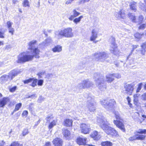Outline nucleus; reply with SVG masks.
Wrapping results in <instances>:
<instances>
[{
  "mask_svg": "<svg viewBox=\"0 0 146 146\" xmlns=\"http://www.w3.org/2000/svg\"><path fill=\"white\" fill-rule=\"evenodd\" d=\"M108 100H103L100 101L101 104L106 109H108L107 107Z\"/></svg>",
  "mask_w": 146,
  "mask_h": 146,
  "instance_id": "c756f323",
  "label": "nucleus"
},
{
  "mask_svg": "<svg viewBox=\"0 0 146 146\" xmlns=\"http://www.w3.org/2000/svg\"><path fill=\"white\" fill-rule=\"evenodd\" d=\"M53 119V117L52 116H48L46 118V120L48 122H50L51 120L52 119Z\"/></svg>",
  "mask_w": 146,
  "mask_h": 146,
  "instance_id": "680f3d73",
  "label": "nucleus"
},
{
  "mask_svg": "<svg viewBox=\"0 0 146 146\" xmlns=\"http://www.w3.org/2000/svg\"><path fill=\"white\" fill-rule=\"evenodd\" d=\"M72 119H66L64 120V126L66 127H70L72 125Z\"/></svg>",
  "mask_w": 146,
  "mask_h": 146,
  "instance_id": "b1692460",
  "label": "nucleus"
},
{
  "mask_svg": "<svg viewBox=\"0 0 146 146\" xmlns=\"http://www.w3.org/2000/svg\"><path fill=\"white\" fill-rule=\"evenodd\" d=\"M55 146H62V139L58 138H56L53 141Z\"/></svg>",
  "mask_w": 146,
  "mask_h": 146,
  "instance_id": "a211bd4d",
  "label": "nucleus"
},
{
  "mask_svg": "<svg viewBox=\"0 0 146 146\" xmlns=\"http://www.w3.org/2000/svg\"><path fill=\"white\" fill-rule=\"evenodd\" d=\"M22 4L24 7H29V3L28 0H24Z\"/></svg>",
  "mask_w": 146,
  "mask_h": 146,
  "instance_id": "58836bf2",
  "label": "nucleus"
},
{
  "mask_svg": "<svg viewBox=\"0 0 146 146\" xmlns=\"http://www.w3.org/2000/svg\"><path fill=\"white\" fill-rule=\"evenodd\" d=\"M128 16L129 18L132 20L133 22H136V19L135 16L133 14L129 13L128 14Z\"/></svg>",
  "mask_w": 146,
  "mask_h": 146,
  "instance_id": "7c9ffc66",
  "label": "nucleus"
},
{
  "mask_svg": "<svg viewBox=\"0 0 146 146\" xmlns=\"http://www.w3.org/2000/svg\"><path fill=\"white\" fill-rule=\"evenodd\" d=\"M32 83L30 85L31 86L33 87H35L37 85V82L38 80L36 79L32 78Z\"/></svg>",
  "mask_w": 146,
  "mask_h": 146,
  "instance_id": "e433bc0d",
  "label": "nucleus"
},
{
  "mask_svg": "<svg viewBox=\"0 0 146 146\" xmlns=\"http://www.w3.org/2000/svg\"><path fill=\"white\" fill-rule=\"evenodd\" d=\"M37 84L38 86H42L43 84V80H38V81H37Z\"/></svg>",
  "mask_w": 146,
  "mask_h": 146,
  "instance_id": "13d9d810",
  "label": "nucleus"
},
{
  "mask_svg": "<svg viewBox=\"0 0 146 146\" xmlns=\"http://www.w3.org/2000/svg\"><path fill=\"white\" fill-rule=\"evenodd\" d=\"M113 74V77H115L119 79L121 78V75L119 73L112 74Z\"/></svg>",
  "mask_w": 146,
  "mask_h": 146,
  "instance_id": "09e8293b",
  "label": "nucleus"
},
{
  "mask_svg": "<svg viewBox=\"0 0 146 146\" xmlns=\"http://www.w3.org/2000/svg\"><path fill=\"white\" fill-rule=\"evenodd\" d=\"M88 108L89 110L91 112H94L96 110V108L94 105V99L92 97L89 96L87 98Z\"/></svg>",
  "mask_w": 146,
  "mask_h": 146,
  "instance_id": "9d476101",
  "label": "nucleus"
},
{
  "mask_svg": "<svg viewBox=\"0 0 146 146\" xmlns=\"http://www.w3.org/2000/svg\"><path fill=\"white\" fill-rule=\"evenodd\" d=\"M98 32L96 29H93L92 31L91 35L90 37V40L91 41H93L94 43H96L98 41H95L96 39L98 37Z\"/></svg>",
  "mask_w": 146,
  "mask_h": 146,
  "instance_id": "f8f14e48",
  "label": "nucleus"
},
{
  "mask_svg": "<svg viewBox=\"0 0 146 146\" xmlns=\"http://www.w3.org/2000/svg\"><path fill=\"white\" fill-rule=\"evenodd\" d=\"M73 15L75 17H76L78 16L80 14V13L78 12H77L76 10L74 9L73 11Z\"/></svg>",
  "mask_w": 146,
  "mask_h": 146,
  "instance_id": "a18cd8bd",
  "label": "nucleus"
},
{
  "mask_svg": "<svg viewBox=\"0 0 146 146\" xmlns=\"http://www.w3.org/2000/svg\"><path fill=\"white\" fill-rule=\"evenodd\" d=\"M94 78L96 85L100 90L102 91L106 89V86L105 84L104 78L103 76L95 73L94 75Z\"/></svg>",
  "mask_w": 146,
  "mask_h": 146,
  "instance_id": "7ed1b4c3",
  "label": "nucleus"
},
{
  "mask_svg": "<svg viewBox=\"0 0 146 146\" xmlns=\"http://www.w3.org/2000/svg\"><path fill=\"white\" fill-rule=\"evenodd\" d=\"M36 42V40H33L28 43L29 49L30 50L31 54L32 55H30L28 53L25 52L20 54L17 56V60L16 61L17 63H23L31 61L34 56L36 58H39L38 54L40 51L37 47H35Z\"/></svg>",
  "mask_w": 146,
  "mask_h": 146,
  "instance_id": "f257e3e1",
  "label": "nucleus"
},
{
  "mask_svg": "<svg viewBox=\"0 0 146 146\" xmlns=\"http://www.w3.org/2000/svg\"><path fill=\"white\" fill-rule=\"evenodd\" d=\"M86 137H78L76 140L77 143L79 145H84L86 143Z\"/></svg>",
  "mask_w": 146,
  "mask_h": 146,
  "instance_id": "f3484780",
  "label": "nucleus"
},
{
  "mask_svg": "<svg viewBox=\"0 0 146 146\" xmlns=\"http://www.w3.org/2000/svg\"><path fill=\"white\" fill-rule=\"evenodd\" d=\"M17 88L16 86H14L13 88H10L9 89L10 91L11 92H13L15 91Z\"/></svg>",
  "mask_w": 146,
  "mask_h": 146,
  "instance_id": "052dcab7",
  "label": "nucleus"
},
{
  "mask_svg": "<svg viewBox=\"0 0 146 146\" xmlns=\"http://www.w3.org/2000/svg\"><path fill=\"white\" fill-rule=\"evenodd\" d=\"M62 131V133L64 136L67 139H68L70 135V131H69L68 130L65 129H63Z\"/></svg>",
  "mask_w": 146,
  "mask_h": 146,
  "instance_id": "cd10ccee",
  "label": "nucleus"
},
{
  "mask_svg": "<svg viewBox=\"0 0 146 146\" xmlns=\"http://www.w3.org/2000/svg\"><path fill=\"white\" fill-rule=\"evenodd\" d=\"M141 99L143 100H146V93H144L142 95Z\"/></svg>",
  "mask_w": 146,
  "mask_h": 146,
  "instance_id": "6e6d98bb",
  "label": "nucleus"
},
{
  "mask_svg": "<svg viewBox=\"0 0 146 146\" xmlns=\"http://www.w3.org/2000/svg\"><path fill=\"white\" fill-rule=\"evenodd\" d=\"M136 3L134 2H133L131 3L130 5V8L132 10L135 11L136 10Z\"/></svg>",
  "mask_w": 146,
  "mask_h": 146,
  "instance_id": "72a5a7b5",
  "label": "nucleus"
},
{
  "mask_svg": "<svg viewBox=\"0 0 146 146\" xmlns=\"http://www.w3.org/2000/svg\"><path fill=\"white\" fill-rule=\"evenodd\" d=\"M134 85L133 84H125L124 86V91L125 93L131 95L133 90Z\"/></svg>",
  "mask_w": 146,
  "mask_h": 146,
  "instance_id": "9b49d317",
  "label": "nucleus"
},
{
  "mask_svg": "<svg viewBox=\"0 0 146 146\" xmlns=\"http://www.w3.org/2000/svg\"><path fill=\"white\" fill-rule=\"evenodd\" d=\"M113 74H110L106 76V81L107 82L110 83L114 80V78L113 76Z\"/></svg>",
  "mask_w": 146,
  "mask_h": 146,
  "instance_id": "4be33fe9",
  "label": "nucleus"
},
{
  "mask_svg": "<svg viewBox=\"0 0 146 146\" xmlns=\"http://www.w3.org/2000/svg\"><path fill=\"white\" fill-rule=\"evenodd\" d=\"M74 0H67L66 3V4L68 5L71 4Z\"/></svg>",
  "mask_w": 146,
  "mask_h": 146,
  "instance_id": "774afa93",
  "label": "nucleus"
},
{
  "mask_svg": "<svg viewBox=\"0 0 146 146\" xmlns=\"http://www.w3.org/2000/svg\"><path fill=\"white\" fill-rule=\"evenodd\" d=\"M115 104V102L113 99L108 100L107 107L108 108L107 110H110V108H111Z\"/></svg>",
  "mask_w": 146,
  "mask_h": 146,
  "instance_id": "aec40b11",
  "label": "nucleus"
},
{
  "mask_svg": "<svg viewBox=\"0 0 146 146\" xmlns=\"http://www.w3.org/2000/svg\"><path fill=\"white\" fill-rule=\"evenodd\" d=\"M83 18L82 16H80L79 17L76 18L73 20V22L76 24L79 23L81 19Z\"/></svg>",
  "mask_w": 146,
  "mask_h": 146,
  "instance_id": "f704fd0d",
  "label": "nucleus"
},
{
  "mask_svg": "<svg viewBox=\"0 0 146 146\" xmlns=\"http://www.w3.org/2000/svg\"><path fill=\"white\" fill-rule=\"evenodd\" d=\"M127 100L128 101V104L129 106L130 107H132V105L130 103L131 99L129 97H128L127 98Z\"/></svg>",
  "mask_w": 146,
  "mask_h": 146,
  "instance_id": "4d7b16f0",
  "label": "nucleus"
},
{
  "mask_svg": "<svg viewBox=\"0 0 146 146\" xmlns=\"http://www.w3.org/2000/svg\"><path fill=\"white\" fill-rule=\"evenodd\" d=\"M115 117L116 119H117L119 120L120 119V117L119 113L117 111H115L114 113Z\"/></svg>",
  "mask_w": 146,
  "mask_h": 146,
  "instance_id": "79ce46f5",
  "label": "nucleus"
},
{
  "mask_svg": "<svg viewBox=\"0 0 146 146\" xmlns=\"http://www.w3.org/2000/svg\"><path fill=\"white\" fill-rule=\"evenodd\" d=\"M13 23L12 22H11L10 21H9L7 22V27L8 28H10V27H11V26L13 24Z\"/></svg>",
  "mask_w": 146,
  "mask_h": 146,
  "instance_id": "5fc2aeb1",
  "label": "nucleus"
},
{
  "mask_svg": "<svg viewBox=\"0 0 146 146\" xmlns=\"http://www.w3.org/2000/svg\"><path fill=\"white\" fill-rule=\"evenodd\" d=\"M101 145L102 146H112L113 144L110 141H106L102 142Z\"/></svg>",
  "mask_w": 146,
  "mask_h": 146,
  "instance_id": "473e14b6",
  "label": "nucleus"
},
{
  "mask_svg": "<svg viewBox=\"0 0 146 146\" xmlns=\"http://www.w3.org/2000/svg\"><path fill=\"white\" fill-rule=\"evenodd\" d=\"M138 46V45H133L132 46V50H131V53L134 50V49H136V48H137Z\"/></svg>",
  "mask_w": 146,
  "mask_h": 146,
  "instance_id": "e2e57ef3",
  "label": "nucleus"
},
{
  "mask_svg": "<svg viewBox=\"0 0 146 146\" xmlns=\"http://www.w3.org/2000/svg\"><path fill=\"white\" fill-rule=\"evenodd\" d=\"M19 74L18 71L15 70H13L11 71L9 73L8 76L10 78V80H12L13 78L17 76Z\"/></svg>",
  "mask_w": 146,
  "mask_h": 146,
  "instance_id": "dca6fc26",
  "label": "nucleus"
},
{
  "mask_svg": "<svg viewBox=\"0 0 146 146\" xmlns=\"http://www.w3.org/2000/svg\"><path fill=\"white\" fill-rule=\"evenodd\" d=\"M125 12L124 10L122 9H120L118 13L117 12L115 13V15L117 18L124 19L125 17Z\"/></svg>",
  "mask_w": 146,
  "mask_h": 146,
  "instance_id": "4468645a",
  "label": "nucleus"
},
{
  "mask_svg": "<svg viewBox=\"0 0 146 146\" xmlns=\"http://www.w3.org/2000/svg\"><path fill=\"white\" fill-rule=\"evenodd\" d=\"M29 133L28 130L27 129H24L22 132V134L23 136H25Z\"/></svg>",
  "mask_w": 146,
  "mask_h": 146,
  "instance_id": "c03bdc74",
  "label": "nucleus"
},
{
  "mask_svg": "<svg viewBox=\"0 0 146 146\" xmlns=\"http://www.w3.org/2000/svg\"><path fill=\"white\" fill-rule=\"evenodd\" d=\"M32 79L30 78L29 79L23 81V82L24 84H28L29 83H31L32 81Z\"/></svg>",
  "mask_w": 146,
  "mask_h": 146,
  "instance_id": "49530a36",
  "label": "nucleus"
},
{
  "mask_svg": "<svg viewBox=\"0 0 146 146\" xmlns=\"http://www.w3.org/2000/svg\"><path fill=\"white\" fill-rule=\"evenodd\" d=\"M8 29H9V33H11L12 35H13L14 31V29L12 27Z\"/></svg>",
  "mask_w": 146,
  "mask_h": 146,
  "instance_id": "603ef678",
  "label": "nucleus"
},
{
  "mask_svg": "<svg viewBox=\"0 0 146 146\" xmlns=\"http://www.w3.org/2000/svg\"><path fill=\"white\" fill-rule=\"evenodd\" d=\"M143 84L141 83L139 84L138 85V87L137 90V92H139L140 90L141 89Z\"/></svg>",
  "mask_w": 146,
  "mask_h": 146,
  "instance_id": "3c124183",
  "label": "nucleus"
},
{
  "mask_svg": "<svg viewBox=\"0 0 146 146\" xmlns=\"http://www.w3.org/2000/svg\"><path fill=\"white\" fill-rule=\"evenodd\" d=\"M22 105L21 103H20L16 105L15 108L14 110V111H15L19 110V109L21 108Z\"/></svg>",
  "mask_w": 146,
  "mask_h": 146,
  "instance_id": "37998d69",
  "label": "nucleus"
},
{
  "mask_svg": "<svg viewBox=\"0 0 146 146\" xmlns=\"http://www.w3.org/2000/svg\"><path fill=\"white\" fill-rule=\"evenodd\" d=\"M139 6L140 8L143 11L146 12V8L144 7V5L140 2L139 3Z\"/></svg>",
  "mask_w": 146,
  "mask_h": 146,
  "instance_id": "4c0bfd02",
  "label": "nucleus"
},
{
  "mask_svg": "<svg viewBox=\"0 0 146 146\" xmlns=\"http://www.w3.org/2000/svg\"><path fill=\"white\" fill-rule=\"evenodd\" d=\"M54 34L55 35V37L58 39L61 38L63 37L62 30L60 31H55Z\"/></svg>",
  "mask_w": 146,
  "mask_h": 146,
  "instance_id": "393cba45",
  "label": "nucleus"
},
{
  "mask_svg": "<svg viewBox=\"0 0 146 146\" xmlns=\"http://www.w3.org/2000/svg\"><path fill=\"white\" fill-rule=\"evenodd\" d=\"M137 133H140V134H144L146 135V129H139L138 130Z\"/></svg>",
  "mask_w": 146,
  "mask_h": 146,
  "instance_id": "a19ab883",
  "label": "nucleus"
},
{
  "mask_svg": "<svg viewBox=\"0 0 146 146\" xmlns=\"http://www.w3.org/2000/svg\"><path fill=\"white\" fill-rule=\"evenodd\" d=\"M110 40L111 44L110 48V51L111 53L117 55L119 54V50L115 43V38L114 37H111Z\"/></svg>",
  "mask_w": 146,
  "mask_h": 146,
  "instance_id": "20e7f679",
  "label": "nucleus"
},
{
  "mask_svg": "<svg viewBox=\"0 0 146 146\" xmlns=\"http://www.w3.org/2000/svg\"><path fill=\"white\" fill-rule=\"evenodd\" d=\"M138 130L135 133V135L131 137L128 138V140L130 141H133L135 140H145L146 136L145 135L140 134V133H137Z\"/></svg>",
  "mask_w": 146,
  "mask_h": 146,
  "instance_id": "423d86ee",
  "label": "nucleus"
},
{
  "mask_svg": "<svg viewBox=\"0 0 146 146\" xmlns=\"http://www.w3.org/2000/svg\"><path fill=\"white\" fill-rule=\"evenodd\" d=\"M143 17L142 15L139 16L137 20H136V22L138 23H141L143 21Z\"/></svg>",
  "mask_w": 146,
  "mask_h": 146,
  "instance_id": "ea45409f",
  "label": "nucleus"
},
{
  "mask_svg": "<svg viewBox=\"0 0 146 146\" xmlns=\"http://www.w3.org/2000/svg\"><path fill=\"white\" fill-rule=\"evenodd\" d=\"M93 84L92 82L88 80L82 81L78 85V87L80 89H84L89 88L92 86Z\"/></svg>",
  "mask_w": 146,
  "mask_h": 146,
  "instance_id": "1a4fd4ad",
  "label": "nucleus"
},
{
  "mask_svg": "<svg viewBox=\"0 0 146 146\" xmlns=\"http://www.w3.org/2000/svg\"><path fill=\"white\" fill-rule=\"evenodd\" d=\"M91 136L94 140H98L101 137L100 135L98 134V132L96 131H94L91 134Z\"/></svg>",
  "mask_w": 146,
  "mask_h": 146,
  "instance_id": "6ab92c4d",
  "label": "nucleus"
},
{
  "mask_svg": "<svg viewBox=\"0 0 146 146\" xmlns=\"http://www.w3.org/2000/svg\"><path fill=\"white\" fill-rule=\"evenodd\" d=\"M113 122L117 127L120 129L123 132L125 131L124 125L121 121L118 120H114Z\"/></svg>",
  "mask_w": 146,
  "mask_h": 146,
  "instance_id": "ddd939ff",
  "label": "nucleus"
},
{
  "mask_svg": "<svg viewBox=\"0 0 146 146\" xmlns=\"http://www.w3.org/2000/svg\"><path fill=\"white\" fill-rule=\"evenodd\" d=\"M0 38H4V33L0 31Z\"/></svg>",
  "mask_w": 146,
  "mask_h": 146,
  "instance_id": "0e129e2a",
  "label": "nucleus"
},
{
  "mask_svg": "<svg viewBox=\"0 0 146 146\" xmlns=\"http://www.w3.org/2000/svg\"><path fill=\"white\" fill-rule=\"evenodd\" d=\"M75 17L73 15H71L70 17L68 18L71 21H73L74 19V18H75Z\"/></svg>",
  "mask_w": 146,
  "mask_h": 146,
  "instance_id": "338daca9",
  "label": "nucleus"
},
{
  "mask_svg": "<svg viewBox=\"0 0 146 146\" xmlns=\"http://www.w3.org/2000/svg\"><path fill=\"white\" fill-rule=\"evenodd\" d=\"M94 57L101 62L104 61L108 57V55L104 52H98L95 53L94 55Z\"/></svg>",
  "mask_w": 146,
  "mask_h": 146,
  "instance_id": "39448f33",
  "label": "nucleus"
},
{
  "mask_svg": "<svg viewBox=\"0 0 146 146\" xmlns=\"http://www.w3.org/2000/svg\"><path fill=\"white\" fill-rule=\"evenodd\" d=\"M45 98L42 96H40L38 98V102L41 103L44 100Z\"/></svg>",
  "mask_w": 146,
  "mask_h": 146,
  "instance_id": "8fccbe9b",
  "label": "nucleus"
},
{
  "mask_svg": "<svg viewBox=\"0 0 146 146\" xmlns=\"http://www.w3.org/2000/svg\"><path fill=\"white\" fill-rule=\"evenodd\" d=\"M56 124V121L55 120H53L51 121L49 124L48 126V128L50 129L52 128Z\"/></svg>",
  "mask_w": 146,
  "mask_h": 146,
  "instance_id": "c9c22d12",
  "label": "nucleus"
},
{
  "mask_svg": "<svg viewBox=\"0 0 146 146\" xmlns=\"http://www.w3.org/2000/svg\"><path fill=\"white\" fill-rule=\"evenodd\" d=\"M52 50L54 52H59L62 51V47L60 45H57L52 48Z\"/></svg>",
  "mask_w": 146,
  "mask_h": 146,
  "instance_id": "bb28decb",
  "label": "nucleus"
},
{
  "mask_svg": "<svg viewBox=\"0 0 146 146\" xmlns=\"http://www.w3.org/2000/svg\"><path fill=\"white\" fill-rule=\"evenodd\" d=\"M146 24H143L141 25L138 27V28L139 29H144L146 27Z\"/></svg>",
  "mask_w": 146,
  "mask_h": 146,
  "instance_id": "864d4df0",
  "label": "nucleus"
},
{
  "mask_svg": "<svg viewBox=\"0 0 146 146\" xmlns=\"http://www.w3.org/2000/svg\"><path fill=\"white\" fill-rule=\"evenodd\" d=\"M63 36L66 38H71L73 36L72 29L71 27H68L62 30Z\"/></svg>",
  "mask_w": 146,
  "mask_h": 146,
  "instance_id": "6e6552de",
  "label": "nucleus"
},
{
  "mask_svg": "<svg viewBox=\"0 0 146 146\" xmlns=\"http://www.w3.org/2000/svg\"><path fill=\"white\" fill-rule=\"evenodd\" d=\"M10 78L7 75H4L0 78V81L2 83H5Z\"/></svg>",
  "mask_w": 146,
  "mask_h": 146,
  "instance_id": "412c9836",
  "label": "nucleus"
},
{
  "mask_svg": "<svg viewBox=\"0 0 146 146\" xmlns=\"http://www.w3.org/2000/svg\"><path fill=\"white\" fill-rule=\"evenodd\" d=\"M10 146H19V144L17 142H14L11 144Z\"/></svg>",
  "mask_w": 146,
  "mask_h": 146,
  "instance_id": "bf43d9fd",
  "label": "nucleus"
},
{
  "mask_svg": "<svg viewBox=\"0 0 146 146\" xmlns=\"http://www.w3.org/2000/svg\"><path fill=\"white\" fill-rule=\"evenodd\" d=\"M80 128L81 132L84 134L88 133L91 130L90 125L88 124L82 123L80 125Z\"/></svg>",
  "mask_w": 146,
  "mask_h": 146,
  "instance_id": "0eeeda50",
  "label": "nucleus"
},
{
  "mask_svg": "<svg viewBox=\"0 0 146 146\" xmlns=\"http://www.w3.org/2000/svg\"><path fill=\"white\" fill-rule=\"evenodd\" d=\"M140 94H135L134 95V104L136 106H140V104L139 102V100L138 98Z\"/></svg>",
  "mask_w": 146,
  "mask_h": 146,
  "instance_id": "a878e982",
  "label": "nucleus"
},
{
  "mask_svg": "<svg viewBox=\"0 0 146 146\" xmlns=\"http://www.w3.org/2000/svg\"><path fill=\"white\" fill-rule=\"evenodd\" d=\"M53 75L52 74H48L47 75V77L49 79L52 78Z\"/></svg>",
  "mask_w": 146,
  "mask_h": 146,
  "instance_id": "69168bd1",
  "label": "nucleus"
},
{
  "mask_svg": "<svg viewBox=\"0 0 146 146\" xmlns=\"http://www.w3.org/2000/svg\"><path fill=\"white\" fill-rule=\"evenodd\" d=\"M90 0H79V3L80 4H84L86 3H88L89 1Z\"/></svg>",
  "mask_w": 146,
  "mask_h": 146,
  "instance_id": "de8ad7c7",
  "label": "nucleus"
},
{
  "mask_svg": "<svg viewBox=\"0 0 146 146\" xmlns=\"http://www.w3.org/2000/svg\"><path fill=\"white\" fill-rule=\"evenodd\" d=\"M52 40L50 37L47 38L41 44L42 46H46L50 45L52 43Z\"/></svg>",
  "mask_w": 146,
  "mask_h": 146,
  "instance_id": "2eb2a0df",
  "label": "nucleus"
},
{
  "mask_svg": "<svg viewBox=\"0 0 146 146\" xmlns=\"http://www.w3.org/2000/svg\"><path fill=\"white\" fill-rule=\"evenodd\" d=\"M8 100V98H4L0 100V108L3 107L7 104Z\"/></svg>",
  "mask_w": 146,
  "mask_h": 146,
  "instance_id": "5701e85b",
  "label": "nucleus"
},
{
  "mask_svg": "<svg viewBox=\"0 0 146 146\" xmlns=\"http://www.w3.org/2000/svg\"><path fill=\"white\" fill-rule=\"evenodd\" d=\"M142 49L141 50V54L142 55H144L145 52V48H146V42L143 43L141 46Z\"/></svg>",
  "mask_w": 146,
  "mask_h": 146,
  "instance_id": "c85d7f7f",
  "label": "nucleus"
},
{
  "mask_svg": "<svg viewBox=\"0 0 146 146\" xmlns=\"http://www.w3.org/2000/svg\"><path fill=\"white\" fill-rule=\"evenodd\" d=\"M143 34H141L139 33H136L134 34V36L136 41H138L142 37Z\"/></svg>",
  "mask_w": 146,
  "mask_h": 146,
  "instance_id": "2f4dec72",
  "label": "nucleus"
},
{
  "mask_svg": "<svg viewBox=\"0 0 146 146\" xmlns=\"http://www.w3.org/2000/svg\"><path fill=\"white\" fill-rule=\"evenodd\" d=\"M97 121L101 128L107 134L110 135L113 137H117L119 136L118 132L114 128L110 126V123L105 117H99Z\"/></svg>",
  "mask_w": 146,
  "mask_h": 146,
  "instance_id": "f03ea898",
  "label": "nucleus"
}]
</instances>
